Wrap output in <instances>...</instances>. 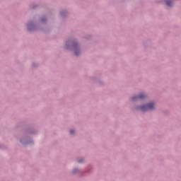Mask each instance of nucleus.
Returning a JSON list of instances; mask_svg holds the SVG:
<instances>
[{
    "instance_id": "1",
    "label": "nucleus",
    "mask_w": 181,
    "mask_h": 181,
    "mask_svg": "<svg viewBox=\"0 0 181 181\" xmlns=\"http://www.w3.org/2000/svg\"><path fill=\"white\" fill-rule=\"evenodd\" d=\"M155 108V103H150L148 105H144L141 107V111H151Z\"/></svg>"
},
{
    "instance_id": "2",
    "label": "nucleus",
    "mask_w": 181,
    "mask_h": 181,
    "mask_svg": "<svg viewBox=\"0 0 181 181\" xmlns=\"http://www.w3.org/2000/svg\"><path fill=\"white\" fill-rule=\"evenodd\" d=\"M145 97H146V95H145L144 94H141L139 96H134L133 98H132V100L133 101H136V100H142L144 98H145Z\"/></svg>"
},
{
    "instance_id": "3",
    "label": "nucleus",
    "mask_w": 181,
    "mask_h": 181,
    "mask_svg": "<svg viewBox=\"0 0 181 181\" xmlns=\"http://www.w3.org/2000/svg\"><path fill=\"white\" fill-rule=\"evenodd\" d=\"M166 4L168 5V6H171V5H172V2H171V1H166Z\"/></svg>"
},
{
    "instance_id": "4",
    "label": "nucleus",
    "mask_w": 181,
    "mask_h": 181,
    "mask_svg": "<svg viewBox=\"0 0 181 181\" xmlns=\"http://www.w3.org/2000/svg\"><path fill=\"white\" fill-rule=\"evenodd\" d=\"M79 53L80 52L78 50H76L75 51V56H78Z\"/></svg>"
},
{
    "instance_id": "5",
    "label": "nucleus",
    "mask_w": 181,
    "mask_h": 181,
    "mask_svg": "<svg viewBox=\"0 0 181 181\" xmlns=\"http://www.w3.org/2000/svg\"><path fill=\"white\" fill-rule=\"evenodd\" d=\"M70 134H74V130H71Z\"/></svg>"
}]
</instances>
